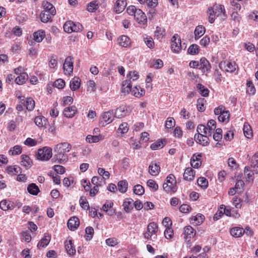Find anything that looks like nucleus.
<instances>
[{"label": "nucleus", "mask_w": 258, "mask_h": 258, "mask_svg": "<svg viewBox=\"0 0 258 258\" xmlns=\"http://www.w3.org/2000/svg\"><path fill=\"white\" fill-rule=\"evenodd\" d=\"M72 149V145L68 142H63L57 144L54 147V158L58 163L63 164L68 160L67 153Z\"/></svg>", "instance_id": "nucleus-1"}, {"label": "nucleus", "mask_w": 258, "mask_h": 258, "mask_svg": "<svg viewBox=\"0 0 258 258\" xmlns=\"http://www.w3.org/2000/svg\"><path fill=\"white\" fill-rule=\"evenodd\" d=\"M207 14L209 15V22L210 23H214L216 17L221 16L224 19L227 17L224 6L222 5H215L213 7L209 8Z\"/></svg>", "instance_id": "nucleus-2"}, {"label": "nucleus", "mask_w": 258, "mask_h": 258, "mask_svg": "<svg viewBox=\"0 0 258 258\" xmlns=\"http://www.w3.org/2000/svg\"><path fill=\"white\" fill-rule=\"evenodd\" d=\"M219 68L223 72L231 74H237L238 66L236 62L232 59H226L219 63Z\"/></svg>", "instance_id": "nucleus-3"}, {"label": "nucleus", "mask_w": 258, "mask_h": 258, "mask_svg": "<svg viewBox=\"0 0 258 258\" xmlns=\"http://www.w3.org/2000/svg\"><path fill=\"white\" fill-rule=\"evenodd\" d=\"M164 190L167 193H174L177 190L176 180L175 176L170 174L166 177L165 182L163 184Z\"/></svg>", "instance_id": "nucleus-4"}, {"label": "nucleus", "mask_w": 258, "mask_h": 258, "mask_svg": "<svg viewBox=\"0 0 258 258\" xmlns=\"http://www.w3.org/2000/svg\"><path fill=\"white\" fill-rule=\"evenodd\" d=\"M216 122L214 119H211L207 122V126L204 124H199L197 128V132H202L205 135L211 136L216 130Z\"/></svg>", "instance_id": "nucleus-5"}, {"label": "nucleus", "mask_w": 258, "mask_h": 258, "mask_svg": "<svg viewBox=\"0 0 258 258\" xmlns=\"http://www.w3.org/2000/svg\"><path fill=\"white\" fill-rule=\"evenodd\" d=\"M158 231V225L154 222H151L148 224L147 228V231L143 234L144 237L146 239H152L157 238V233Z\"/></svg>", "instance_id": "nucleus-6"}, {"label": "nucleus", "mask_w": 258, "mask_h": 258, "mask_svg": "<svg viewBox=\"0 0 258 258\" xmlns=\"http://www.w3.org/2000/svg\"><path fill=\"white\" fill-rule=\"evenodd\" d=\"M52 149L49 147H44L39 149L36 155V158L41 161L48 160L52 155Z\"/></svg>", "instance_id": "nucleus-7"}, {"label": "nucleus", "mask_w": 258, "mask_h": 258, "mask_svg": "<svg viewBox=\"0 0 258 258\" xmlns=\"http://www.w3.org/2000/svg\"><path fill=\"white\" fill-rule=\"evenodd\" d=\"M83 26L79 23H75L73 21H67L63 25V29L65 32L71 33L73 32H78L82 30Z\"/></svg>", "instance_id": "nucleus-8"}, {"label": "nucleus", "mask_w": 258, "mask_h": 258, "mask_svg": "<svg viewBox=\"0 0 258 258\" xmlns=\"http://www.w3.org/2000/svg\"><path fill=\"white\" fill-rule=\"evenodd\" d=\"M171 50L176 53H179L183 49L179 36L176 34L173 35L171 41Z\"/></svg>", "instance_id": "nucleus-9"}, {"label": "nucleus", "mask_w": 258, "mask_h": 258, "mask_svg": "<svg viewBox=\"0 0 258 258\" xmlns=\"http://www.w3.org/2000/svg\"><path fill=\"white\" fill-rule=\"evenodd\" d=\"M208 135H205L202 132H197L194 136V140L202 146H207L210 144V139Z\"/></svg>", "instance_id": "nucleus-10"}, {"label": "nucleus", "mask_w": 258, "mask_h": 258, "mask_svg": "<svg viewBox=\"0 0 258 258\" xmlns=\"http://www.w3.org/2000/svg\"><path fill=\"white\" fill-rule=\"evenodd\" d=\"M73 58L72 56H68L63 65V69L64 74L66 75H70L73 73L74 69Z\"/></svg>", "instance_id": "nucleus-11"}, {"label": "nucleus", "mask_w": 258, "mask_h": 258, "mask_svg": "<svg viewBox=\"0 0 258 258\" xmlns=\"http://www.w3.org/2000/svg\"><path fill=\"white\" fill-rule=\"evenodd\" d=\"M182 234L183 235L184 239L189 241L195 237L196 234V231L191 226H186L183 228Z\"/></svg>", "instance_id": "nucleus-12"}, {"label": "nucleus", "mask_w": 258, "mask_h": 258, "mask_svg": "<svg viewBox=\"0 0 258 258\" xmlns=\"http://www.w3.org/2000/svg\"><path fill=\"white\" fill-rule=\"evenodd\" d=\"M136 21L140 25H144L147 23V19L145 14L140 9H138L134 16Z\"/></svg>", "instance_id": "nucleus-13"}, {"label": "nucleus", "mask_w": 258, "mask_h": 258, "mask_svg": "<svg viewBox=\"0 0 258 258\" xmlns=\"http://www.w3.org/2000/svg\"><path fill=\"white\" fill-rule=\"evenodd\" d=\"M202 153L198 154V155L194 154L190 159L191 166L195 168L200 167L202 165Z\"/></svg>", "instance_id": "nucleus-14"}, {"label": "nucleus", "mask_w": 258, "mask_h": 258, "mask_svg": "<svg viewBox=\"0 0 258 258\" xmlns=\"http://www.w3.org/2000/svg\"><path fill=\"white\" fill-rule=\"evenodd\" d=\"M211 64L209 61L205 57H202L199 62L200 70H201L203 73H206L210 71Z\"/></svg>", "instance_id": "nucleus-15"}, {"label": "nucleus", "mask_w": 258, "mask_h": 258, "mask_svg": "<svg viewBox=\"0 0 258 258\" xmlns=\"http://www.w3.org/2000/svg\"><path fill=\"white\" fill-rule=\"evenodd\" d=\"M78 110L77 107L75 105H72L66 107L63 111V113L64 116L67 118H72L77 113Z\"/></svg>", "instance_id": "nucleus-16"}, {"label": "nucleus", "mask_w": 258, "mask_h": 258, "mask_svg": "<svg viewBox=\"0 0 258 258\" xmlns=\"http://www.w3.org/2000/svg\"><path fill=\"white\" fill-rule=\"evenodd\" d=\"M67 224L69 229L74 231L79 227L80 225V220L78 217L74 216L68 220Z\"/></svg>", "instance_id": "nucleus-17"}, {"label": "nucleus", "mask_w": 258, "mask_h": 258, "mask_svg": "<svg viewBox=\"0 0 258 258\" xmlns=\"http://www.w3.org/2000/svg\"><path fill=\"white\" fill-rule=\"evenodd\" d=\"M126 6V0H117L114 5V10L116 13L119 14L123 12Z\"/></svg>", "instance_id": "nucleus-18"}, {"label": "nucleus", "mask_w": 258, "mask_h": 258, "mask_svg": "<svg viewBox=\"0 0 258 258\" xmlns=\"http://www.w3.org/2000/svg\"><path fill=\"white\" fill-rule=\"evenodd\" d=\"M15 207V204L7 200H2L0 202V208L3 211H7L8 210H13Z\"/></svg>", "instance_id": "nucleus-19"}, {"label": "nucleus", "mask_w": 258, "mask_h": 258, "mask_svg": "<svg viewBox=\"0 0 258 258\" xmlns=\"http://www.w3.org/2000/svg\"><path fill=\"white\" fill-rule=\"evenodd\" d=\"M160 171V165L155 162H152L149 166V173L152 176H156Z\"/></svg>", "instance_id": "nucleus-20"}, {"label": "nucleus", "mask_w": 258, "mask_h": 258, "mask_svg": "<svg viewBox=\"0 0 258 258\" xmlns=\"http://www.w3.org/2000/svg\"><path fill=\"white\" fill-rule=\"evenodd\" d=\"M55 14L56 13L52 14L50 12L42 11L40 15V18L41 22L46 23L48 22Z\"/></svg>", "instance_id": "nucleus-21"}, {"label": "nucleus", "mask_w": 258, "mask_h": 258, "mask_svg": "<svg viewBox=\"0 0 258 258\" xmlns=\"http://www.w3.org/2000/svg\"><path fill=\"white\" fill-rule=\"evenodd\" d=\"M127 114L128 110L126 106H120L115 110L114 116L118 118H121L126 116Z\"/></svg>", "instance_id": "nucleus-22"}, {"label": "nucleus", "mask_w": 258, "mask_h": 258, "mask_svg": "<svg viewBox=\"0 0 258 258\" xmlns=\"http://www.w3.org/2000/svg\"><path fill=\"white\" fill-rule=\"evenodd\" d=\"M21 165L26 169L30 168L32 165V161L27 155H22L21 156Z\"/></svg>", "instance_id": "nucleus-23"}, {"label": "nucleus", "mask_w": 258, "mask_h": 258, "mask_svg": "<svg viewBox=\"0 0 258 258\" xmlns=\"http://www.w3.org/2000/svg\"><path fill=\"white\" fill-rule=\"evenodd\" d=\"M64 246L68 254L73 255L76 253V248L72 240L66 241L64 243Z\"/></svg>", "instance_id": "nucleus-24"}, {"label": "nucleus", "mask_w": 258, "mask_h": 258, "mask_svg": "<svg viewBox=\"0 0 258 258\" xmlns=\"http://www.w3.org/2000/svg\"><path fill=\"white\" fill-rule=\"evenodd\" d=\"M50 239L51 236L48 233H45L43 238L37 244L38 248L40 249L46 246L49 244Z\"/></svg>", "instance_id": "nucleus-25"}, {"label": "nucleus", "mask_w": 258, "mask_h": 258, "mask_svg": "<svg viewBox=\"0 0 258 258\" xmlns=\"http://www.w3.org/2000/svg\"><path fill=\"white\" fill-rule=\"evenodd\" d=\"M145 90L140 86L134 87L131 91V94L137 98H141L145 95Z\"/></svg>", "instance_id": "nucleus-26"}, {"label": "nucleus", "mask_w": 258, "mask_h": 258, "mask_svg": "<svg viewBox=\"0 0 258 258\" xmlns=\"http://www.w3.org/2000/svg\"><path fill=\"white\" fill-rule=\"evenodd\" d=\"M190 223L196 225H200L203 223L205 220V216L202 214H198L195 216H192L190 218Z\"/></svg>", "instance_id": "nucleus-27"}, {"label": "nucleus", "mask_w": 258, "mask_h": 258, "mask_svg": "<svg viewBox=\"0 0 258 258\" xmlns=\"http://www.w3.org/2000/svg\"><path fill=\"white\" fill-rule=\"evenodd\" d=\"M251 168L256 174H258V153H255L250 159Z\"/></svg>", "instance_id": "nucleus-28"}, {"label": "nucleus", "mask_w": 258, "mask_h": 258, "mask_svg": "<svg viewBox=\"0 0 258 258\" xmlns=\"http://www.w3.org/2000/svg\"><path fill=\"white\" fill-rule=\"evenodd\" d=\"M195 176V171L190 167L186 168L183 173L184 179L186 180L191 181L194 179Z\"/></svg>", "instance_id": "nucleus-29"}, {"label": "nucleus", "mask_w": 258, "mask_h": 258, "mask_svg": "<svg viewBox=\"0 0 258 258\" xmlns=\"http://www.w3.org/2000/svg\"><path fill=\"white\" fill-rule=\"evenodd\" d=\"M104 139V136L99 134V135H88L86 138V141L89 143H95L99 142Z\"/></svg>", "instance_id": "nucleus-30"}, {"label": "nucleus", "mask_w": 258, "mask_h": 258, "mask_svg": "<svg viewBox=\"0 0 258 258\" xmlns=\"http://www.w3.org/2000/svg\"><path fill=\"white\" fill-rule=\"evenodd\" d=\"M113 203L111 201H107L102 206V209L104 211L107 212L109 215H112L114 213V210L112 209Z\"/></svg>", "instance_id": "nucleus-31"}, {"label": "nucleus", "mask_w": 258, "mask_h": 258, "mask_svg": "<svg viewBox=\"0 0 258 258\" xmlns=\"http://www.w3.org/2000/svg\"><path fill=\"white\" fill-rule=\"evenodd\" d=\"M118 42L120 46L124 47L129 46L131 43L130 38L125 35H121L118 38Z\"/></svg>", "instance_id": "nucleus-32"}, {"label": "nucleus", "mask_w": 258, "mask_h": 258, "mask_svg": "<svg viewBox=\"0 0 258 258\" xmlns=\"http://www.w3.org/2000/svg\"><path fill=\"white\" fill-rule=\"evenodd\" d=\"M27 191L30 194L33 196H37L40 192L39 187L34 183L28 184Z\"/></svg>", "instance_id": "nucleus-33"}, {"label": "nucleus", "mask_w": 258, "mask_h": 258, "mask_svg": "<svg viewBox=\"0 0 258 258\" xmlns=\"http://www.w3.org/2000/svg\"><path fill=\"white\" fill-rule=\"evenodd\" d=\"M113 110H110L104 112L102 115V121H104L105 123H109L113 120Z\"/></svg>", "instance_id": "nucleus-34"}, {"label": "nucleus", "mask_w": 258, "mask_h": 258, "mask_svg": "<svg viewBox=\"0 0 258 258\" xmlns=\"http://www.w3.org/2000/svg\"><path fill=\"white\" fill-rule=\"evenodd\" d=\"M134 202L132 199H126L124 200L122 206L124 211L127 213H130L133 209V202Z\"/></svg>", "instance_id": "nucleus-35"}, {"label": "nucleus", "mask_w": 258, "mask_h": 258, "mask_svg": "<svg viewBox=\"0 0 258 258\" xmlns=\"http://www.w3.org/2000/svg\"><path fill=\"white\" fill-rule=\"evenodd\" d=\"M205 32L206 29L202 25H199L197 26L194 32L195 39L196 40H198L205 34Z\"/></svg>", "instance_id": "nucleus-36"}, {"label": "nucleus", "mask_w": 258, "mask_h": 258, "mask_svg": "<svg viewBox=\"0 0 258 258\" xmlns=\"http://www.w3.org/2000/svg\"><path fill=\"white\" fill-rule=\"evenodd\" d=\"M245 231L242 227H236L232 228L230 230L231 234L235 237H240L242 236Z\"/></svg>", "instance_id": "nucleus-37"}, {"label": "nucleus", "mask_w": 258, "mask_h": 258, "mask_svg": "<svg viewBox=\"0 0 258 258\" xmlns=\"http://www.w3.org/2000/svg\"><path fill=\"white\" fill-rule=\"evenodd\" d=\"M132 87V83L129 81L125 80L122 82L121 91L124 94H128L129 92L131 93Z\"/></svg>", "instance_id": "nucleus-38"}, {"label": "nucleus", "mask_w": 258, "mask_h": 258, "mask_svg": "<svg viewBox=\"0 0 258 258\" xmlns=\"http://www.w3.org/2000/svg\"><path fill=\"white\" fill-rule=\"evenodd\" d=\"M81 84V80L79 78L75 77L70 82V87L72 91L78 90Z\"/></svg>", "instance_id": "nucleus-39"}, {"label": "nucleus", "mask_w": 258, "mask_h": 258, "mask_svg": "<svg viewBox=\"0 0 258 258\" xmlns=\"http://www.w3.org/2000/svg\"><path fill=\"white\" fill-rule=\"evenodd\" d=\"M34 39L37 42H41L45 36L44 30H40L33 34Z\"/></svg>", "instance_id": "nucleus-40"}, {"label": "nucleus", "mask_w": 258, "mask_h": 258, "mask_svg": "<svg viewBox=\"0 0 258 258\" xmlns=\"http://www.w3.org/2000/svg\"><path fill=\"white\" fill-rule=\"evenodd\" d=\"M99 7V3L97 1H93L88 4L87 11L93 13L95 12Z\"/></svg>", "instance_id": "nucleus-41"}, {"label": "nucleus", "mask_w": 258, "mask_h": 258, "mask_svg": "<svg viewBox=\"0 0 258 258\" xmlns=\"http://www.w3.org/2000/svg\"><path fill=\"white\" fill-rule=\"evenodd\" d=\"M6 171L10 174L16 175L21 172V168L17 165L9 166L7 167Z\"/></svg>", "instance_id": "nucleus-42"}, {"label": "nucleus", "mask_w": 258, "mask_h": 258, "mask_svg": "<svg viewBox=\"0 0 258 258\" xmlns=\"http://www.w3.org/2000/svg\"><path fill=\"white\" fill-rule=\"evenodd\" d=\"M244 176L246 180L248 181H253V173L251 171L250 167L246 166L244 170Z\"/></svg>", "instance_id": "nucleus-43"}, {"label": "nucleus", "mask_w": 258, "mask_h": 258, "mask_svg": "<svg viewBox=\"0 0 258 258\" xmlns=\"http://www.w3.org/2000/svg\"><path fill=\"white\" fill-rule=\"evenodd\" d=\"M42 6L43 7V11H46L48 12H50L52 13H56L55 7L50 3L48 2L43 1L42 2Z\"/></svg>", "instance_id": "nucleus-44"}, {"label": "nucleus", "mask_w": 258, "mask_h": 258, "mask_svg": "<svg viewBox=\"0 0 258 258\" xmlns=\"http://www.w3.org/2000/svg\"><path fill=\"white\" fill-rule=\"evenodd\" d=\"M28 79V74L27 73H23L15 79V82L18 85H23L26 82Z\"/></svg>", "instance_id": "nucleus-45"}, {"label": "nucleus", "mask_w": 258, "mask_h": 258, "mask_svg": "<svg viewBox=\"0 0 258 258\" xmlns=\"http://www.w3.org/2000/svg\"><path fill=\"white\" fill-rule=\"evenodd\" d=\"M197 88L199 90V93L202 96L204 97L209 96V90L205 86L199 83L197 85Z\"/></svg>", "instance_id": "nucleus-46"}, {"label": "nucleus", "mask_w": 258, "mask_h": 258, "mask_svg": "<svg viewBox=\"0 0 258 258\" xmlns=\"http://www.w3.org/2000/svg\"><path fill=\"white\" fill-rule=\"evenodd\" d=\"M230 113L228 110H225L218 116V120L222 122H227L229 120Z\"/></svg>", "instance_id": "nucleus-47"}, {"label": "nucleus", "mask_w": 258, "mask_h": 258, "mask_svg": "<svg viewBox=\"0 0 258 258\" xmlns=\"http://www.w3.org/2000/svg\"><path fill=\"white\" fill-rule=\"evenodd\" d=\"M139 78V75L137 72L131 71L127 75L126 81H129L132 83V81H135L138 80Z\"/></svg>", "instance_id": "nucleus-48"}, {"label": "nucleus", "mask_w": 258, "mask_h": 258, "mask_svg": "<svg viewBox=\"0 0 258 258\" xmlns=\"http://www.w3.org/2000/svg\"><path fill=\"white\" fill-rule=\"evenodd\" d=\"M206 100L204 98H199L197 101V109L199 111L203 112L205 110L206 107L205 106Z\"/></svg>", "instance_id": "nucleus-49"}, {"label": "nucleus", "mask_w": 258, "mask_h": 258, "mask_svg": "<svg viewBox=\"0 0 258 258\" xmlns=\"http://www.w3.org/2000/svg\"><path fill=\"white\" fill-rule=\"evenodd\" d=\"M243 133L245 137L250 139L252 137V132L250 125L248 124L244 123L243 125Z\"/></svg>", "instance_id": "nucleus-50"}, {"label": "nucleus", "mask_w": 258, "mask_h": 258, "mask_svg": "<svg viewBox=\"0 0 258 258\" xmlns=\"http://www.w3.org/2000/svg\"><path fill=\"white\" fill-rule=\"evenodd\" d=\"M118 190L122 193H124L127 191L128 183L124 180L120 181L117 184Z\"/></svg>", "instance_id": "nucleus-51"}, {"label": "nucleus", "mask_w": 258, "mask_h": 258, "mask_svg": "<svg viewBox=\"0 0 258 258\" xmlns=\"http://www.w3.org/2000/svg\"><path fill=\"white\" fill-rule=\"evenodd\" d=\"M25 102L27 109L29 111L33 110L35 104L33 99L31 97L27 98Z\"/></svg>", "instance_id": "nucleus-52"}, {"label": "nucleus", "mask_w": 258, "mask_h": 258, "mask_svg": "<svg viewBox=\"0 0 258 258\" xmlns=\"http://www.w3.org/2000/svg\"><path fill=\"white\" fill-rule=\"evenodd\" d=\"M199 46L196 44L191 45L187 49V52L191 55L197 54L199 52Z\"/></svg>", "instance_id": "nucleus-53"}, {"label": "nucleus", "mask_w": 258, "mask_h": 258, "mask_svg": "<svg viewBox=\"0 0 258 258\" xmlns=\"http://www.w3.org/2000/svg\"><path fill=\"white\" fill-rule=\"evenodd\" d=\"M165 34V30L164 29L160 27H157L156 28V30L155 31V36L158 40H160L163 38V36Z\"/></svg>", "instance_id": "nucleus-54"}, {"label": "nucleus", "mask_w": 258, "mask_h": 258, "mask_svg": "<svg viewBox=\"0 0 258 258\" xmlns=\"http://www.w3.org/2000/svg\"><path fill=\"white\" fill-rule=\"evenodd\" d=\"M197 183L199 186L203 188H206L208 186L207 179L204 177H200L197 180Z\"/></svg>", "instance_id": "nucleus-55"}, {"label": "nucleus", "mask_w": 258, "mask_h": 258, "mask_svg": "<svg viewBox=\"0 0 258 258\" xmlns=\"http://www.w3.org/2000/svg\"><path fill=\"white\" fill-rule=\"evenodd\" d=\"M22 147L20 146L16 145L11 148L9 153L11 155H19L22 153Z\"/></svg>", "instance_id": "nucleus-56"}, {"label": "nucleus", "mask_w": 258, "mask_h": 258, "mask_svg": "<svg viewBox=\"0 0 258 258\" xmlns=\"http://www.w3.org/2000/svg\"><path fill=\"white\" fill-rule=\"evenodd\" d=\"M213 139L215 141L219 142L222 139V130L220 128H217L215 130V133L213 136Z\"/></svg>", "instance_id": "nucleus-57"}, {"label": "nucleus", "mask_w": 258, "mask_h": 258, "mask_svg": "<svg viewBox=\"0 0 258 258\" xmlns=\"http://www.w3.org/2000/svg\"><path fill=\"white\" fill-rule=\"evenodd\" d=\"M164 146V144L161 140H158L155 143L152 144L150 148L153 150H156L162 148Z\"/></svg>", "instance_id": "nucleus-58"}, {"label": "nucleus", "mask_w": 258, "mask_h": 258, "mask_svg": "<svg viewBox=\"0 0 258 258\" xmlns=\"http://www.w3.org/2000/svg\"><path fill=\"white\" fill-rule=\"evenodd\" d=\"M85 232L87 235L86 236V239L87 240H90L93 238L94 235V229L90 226L87 227L86 228Z\"/></svg>", "instance_id": "nucleus-59"}, {"label": "nucleus", "mask_w": 258, "mask_h": 258, "mask_svg": "<svg viewBox=\"0 0 258 258\" xmlns=\"http://www.w3.org/2000/svg\"><path fill=\"white\" fill-rule=\"evenodd\" d=\"M80 205L81 208L84 210H87L89 209V205L86 198L81 197L79 200Z\"/></svg>", "instance_id": "nucleus-60"}, {"label": "nucleus", "mask_w": 258, "mask_h": 258, "mask_svg": "<svg viewBox=\"0 0 258 258\" xmlns=\"http://www.w3.org/2000/svg\"><path fill=\"white\" fill-rule=\"evenodd\" d=\"M144 40L149 48H153L154 47V42L151 36H146V37H144Z\"/></svg>", "instance_id": "nucleus-61"}, {"label": "nucleus", "mask_w": 258, "mask_h": 258, "mask_svg": "<svg viewBox=\"0 0 258 258\" xmlns=\"http://www.w3.org/2000/svg\"><path fill=\"white\" fill-rule=\"evenodd\" d=\"M246 86V91L249 94L253 95L255 92V89L252 82L251 81H247Z\"/></svg>", "instance_id": "nucleus-62"}, {"label": "nucleus", "mask_w": 258, "mask_h": 258, "mask_svg": "<svg viewBox=\"0 0 258 258\" xmlns=\"http://www.w3.org/2000/svg\"><path fill=\"white\" fill-rule=\"evenodd\" d=\"M224 205H221L220 206V208L218 209L213 217V219L214 221L219 220L223 215L224 212L223 211V209L224 208Z\"/></svg>", "instance_id": "nucleus-63"}, {"label": "nucleus", "mask_w": 258, "mask_h": 258, "mask_svg": "<svg viewBox=\"0 0 258 258\" xmlns=\"http://www.w3.org/2000/svg\"><path fill=\"white\" fill-rule=\"evenodd\" d=\"M147 185L152 189V190L156 191L158 189V185L156 181L153 179H149L147 182Z\"/></svg>", "instance_id": "nucleus-64"}]
</instances>
